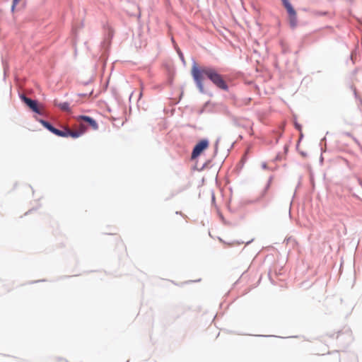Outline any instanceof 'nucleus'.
Here are the masks:
<instances>
[{
	"label": "nucleus",
	"mask_w": 362,
	"mask_h": 362,
	"mask_svg": "<svg viewBox=\"0 0 362 362\" xmlns=\"http://www.w3.org/2000/svg\"><path fill=\"white\" fill-rule=\"evenodd\" d=\"M191 74L201 92H204L203 80L204 76L209 78L218 88L224 90H228V86L222 76L211 68H200L196 63H194L192 66Z\"/></svg>",
	"instance_id": "1"
},
{
	"label": "nucleus",
	"mask_w": 362,
	"mask_h": 362,
	"mask_svg": "<svg viewBox=\"0 0 362 362\" xmlns=\"http://www.w3.org/2000/svg\"><path fill=\"white\" fill-rule=\"evenodd\" d=\"M209 141L206 139H202L199 141L194 146L192 155L191 159L194 160L199 157L206 148L209 147Z\"/></svg>",
	"instance_id": "2"
},
{
	"label": "nucleus",
	"mask_w": 362,
	"mask_h": 362,
	"mask_svg": "<svg viewBox=\"0 0 362 362\" xmlns=\"http://www.w3.org/2000/svg\"><path fill=\"white\" fill-rule=\"evenodd\" d=\"M284 7L286 8L288 15H289V22L290 25L292 28L296 26L297 24V17L296 12L293 8L292 5L288 0H282Z\"/></svg>",
	"instance_id": "3"
},
{
	"label": "nucleus",
	"mask_w": 362,
	"mask_h": 362,
	"mask_svg": "<svg viewBox=\"0 0 362 362\" xmlns=\"http://www.w3.org/2000/svg\"><path fill=\"white\" fill-rule=\"evenodd\" d=\"M21 99L35 112L40 114V110L38 107L37 103L24 95H21Z\"/></svg>",
	"instance_id": "4"
},
{
	"label": "nucleus",
	"mask_w": 362,
	"mask_h": 362,
	"mask_svg": "<svg viewBox=\"0 0 362 362\" xmlns=\"http://www.w3.org/2000/svg\"><path fill=\"white\" fill-rule=\"evenodd\" d=\"M81 128L83 129L81 132H77V131H72L69 129H65V130L62 131L60 130L61 134H57V136H62V137H68L71 136L73 138H77L80 136L85 131V129L83 126H81Z\"/></svg>",
	"instance_id": "5"
},
{
	"label": "nucleus",
	"mask_w": 362,
	"mask_h": 362,
	"mask_svg": "<svg viewBox=\"0 0 362 362\" xmlns=\"http://www.w3.org/2000/svg\"><path fill=\"white\" fill-rule=\"evenodd\" d=\"M79 119L88 122L94 130H97L98 129V123L93 118L88 116H80Z\"/></svg>",
	"instance_id": "6"
},
{
	"label": "nucleus",
	"mask_w": 362,
	"mask_h": 362,
	"mask_svg": "<svg viewBox=\"0 0 362 362\" xmlns=\"http://www.w3.org/2000/svg\"><path fill=\"white\" fill-rule=\"evenodd\" d=\"M40 122L45 127L47 128L49 131H50L52 133L54 134L55 135L57 134H61L60 133V130L59 129H56L55 127H54L53 126H52L47 121H45L43 119H40Z\"/></svg>",
	"instance_id": "7"
},
{
	"label": "nucleus",
	"mask_w": 362,
	"mask_h": 362,
	"mask_svg": "<svg viewBox=\"0 0 362 362\" xmlns=\"http://www.w3.org/2000/svg\"><path fill=\"white\" fill-rule=\"evenodd\" d=\"M57 105H58L59 107L63 111H70L69 104L68 103H59Z\"/></svg>",
	"instance_id": "8"
},
{
	"label": "nucleus",
	"mask_w": 362,
	"mask_h": 362,
	"mask_svg": "<svg viewBox=\"0 0 362 362\" xmlns=\"http://www.w3.org/2000/svg\"><path fill=\"white\" fill-rule=\"evenodd\" d=\"M19 0H13V5H12V10H14L15 6L18 3Z\"/></svg>",
	"instance_id": "9"
},
{
	"label": "nucleus",
	"mask_w": 362,
	"mask_h": 362,
	"mask_svg": "<svg viewBox=\"0 0 362 362\" xmlns=\"http://www.w3.org/2000/svg\"><path fill=\"white\" fill-rule=\"evenodd\" d=\"M262 168H263L264 169H266V168H267V164H266V163H263V164H262Z\"/></svg>",
	"instance_id": "10"
},
{
	"label": "nucleus",
	"mask_w": 362,
	"mask_h": 362,
	"mask_svg": "<svg viewBox=\"0 0 362 362\" xmlns=\"http://www.w3.org/2000/svg\"><path fill=\"white\" fill-rule=\"evenodd\" d=\"M266 192H267V189H265L264 190V193H266Z\"/></svg>",
	"instance_id": "11"
}]
</instances>
